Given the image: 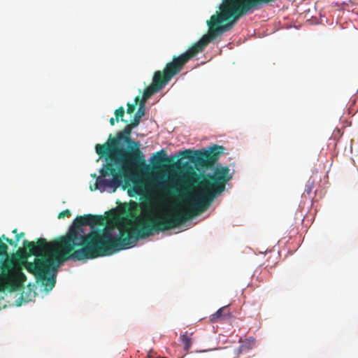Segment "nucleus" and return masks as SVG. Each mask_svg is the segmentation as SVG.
I'll use <instances>...</instances> for the list:
<instances>
[{
    "label": "nucleus",
    "mask_w": 358,
    "mask_h": 358,
    "mask_svg": "<svg viewBox=\"0 0 358 358\" xmlns=\"http://www.w3.org/2000/svg\"><path fill=\"white\" fill-rule=\"evenodd\" d=\"M192 212H182L175 216L162 219H151L135 228L129 222L119 226V235L113 237L111 229L92 230L85 234L83 226L103 225L101 215H85L78 216L68 233L50 242L52 255L59 264L69 259L87 260L113 255L120 250L134 247L141 238L152 236L155 231H164L178 227L191 217Z\"/></svg>",
    "instance_id": "obj_1"
},
{
    "label": "nucleus",
    "mask_w": 358,
    "mask_h": 358,
    "mask_svg": "<svg viewBox=\"0 0 358 358\" xmlns=\"http://www.w3.org/2000/svg\"><path fill=\"white\" fill-rule=\"evenodd\" d=\"M224 148L221 145H214L209 150L202 152L199 150L193 151L187 149L180 151L176 155L178 160L173 162L166 157V153L164 150L156 152L151 158L150 162L155 169H159L164 166H170L174 169L182 166L185 169H189L193 171L191 166L187 162L181 164L182 159H188L189 162L194 163L196 166L201 168H210L218 159L220 155L223 152ZM229 169L227 166H217L215 169L213 173L197 175L192 171L189 176L190 180L195 184L199 189L196 194L187 196L191 203L187 205L185 210L182 209L181 203L174 205L176 213L169 214L159 219L171 215L175 216L182 212H192V215L186 221L206 211L214 199L220 194L226 187V183L229 181L232 176L229 173Z\"/></svg>",
    "instance_id": "obj_2"
},
{
    "label": "nucleus",
    "mask_w": 358,
    "mask_h": 358,
    "mask_svg": "<svg viewBox=\"0 0 358 358\" xmlns=\"http://www.w3.org/2000/svg\"><path fill=\"white\" fill-rule=\"evenodd\" d=\"M145 115V104L141 102L134 120L115 138L110 134L104 144H96V152L100 158L106 157L107 163L101 169V176L96 178L92 191L104 192L107 188L115 192L121 185L123 176L130 178L134 173L147 167L145 155L141 150V143L131 138L132 129L136 127Z\"/></svg>",
    "instance_id": "obj_3"
},
{
    "label": "nucleus",
    "mask_w": 358,
    "mask_h": 358,
    "mask_svg": "<svg viewBox=\"0 0 358 358\" xmlns=\"http://www.w3.org/2000/svg\"><path fill=\"white\" fill-rule=\"evenodd\" d=\"M276 0H222L219 11L207 21L208 33L194 43L185 52L173 56V60L166 64L163 71H155L152 84L159 90L178 74L190 59L195 57L217 36L230 31L234 24L242 17L252 13L262 6Z\"/></svg>",
    "instance_id": "obj_4"
},
{
    "label": "nucleus",
    "mask_w": 358,
    "mask_h": 358,
    "mask_svg": "<svg viewBox=\"0 0 358 358\" xmlns=\"http://www.w3.org/2000/svg\"><path fill=\"white\" fill-rule=\"evenodd\" d=\"M23 245L29 250L28 252L20 248L13 254L17 264L34 275L38 282H41L46 290H51L56 283L54 273L62 264H59L52 255L50 242L40 238L36 242L25 240Z\"/></svg>",
    "instance_id": "obj_5"
},
{
    "label": "nucleus",
    "mask_w": 358,
    "mask_h": 358,
    "mask_svg": "<svg viewBox=\"0 0 358 358\" xmlns=\"http://www.w3.org/2000/svg\"><path fill=\"white\" fill-rule=\"evenodd\" d=\"M150 185L152 188L164 194H178L179 192V189L175 185L173 179L166 181L162 177H158L152 180Z\"/></svg>",
    "instance_id": "obj_6"
},
{
    "label": "nucleus",
    "mask_w": 358,
    "mask_h": 358,
    "mask_svg": "<svg viewBox=\"0 0 358 358\" xmlns=\"http://www.w3.org/2000/svg\"><path fill=\"white\" fill-rule=\"evenodd\" d=\"M239 343H241L239 348L234 349V358H238L243 352L252 349L255 344V339L252 337L245 340L241 338Z\"/></svg>",
    "instance_id": "obj_7"
},
{
    "label": "nucleus",
    "mask_w": 358,
    "mask_h": 358,
    "mask_svg": "<svg viewBox=\"0 0 358 358\" xmlns=\"http://www.w3.org/2000/svg\"><path fill=\"white\" fill-rule=\"evenodd\" d=\"M227 306H223L218 309L215 313L212 314L210 317L211 322H217L222 320L229 315V312L227 311Z\"/></svg>",
    "instance_id": "obj_8"
},
{
    "label": "nucleus",
    "mask_w": 358,
    "mask_h": 358,
    "mask_svg": "<svg viewBox=\"0 0 358 358\" xmlns=\"http://www.w3.org/2000/svg\"><path fill=\"white\" fill-rule=\"evenodd\" d=\"M159 91V90L154 86L152 84H151L149 87H146L144 90L143 96H142V101L141 102H145L150 98L155 93Z\"/></svg>",
    "instance_id": "obj_9"
},
{
    "label": "nucleus",
    "mask_w": 358,
    "mask_h": 358,
    "mask_svg": "<svg viewBox=\"0 0 358 358\" xmlns=\"http://www.w3.org/2000/svg\"><path fill=\"white\" fill-rule=\"evenodd\" d=\"M180 340L184 344V349L188 350L192 345L191 338L185 333L180 336Z\"/></svg>",
    "instance_id": "obj_10"
},
{
    "label": "nucleus",
    "mask_w": 358,
    "mask_h": 358,
    "mask_svg": "<svg viewBox=\"0 0 358 358\" xmlns=\"http://www.w3.org/2000/svg\"><path fill=\"white\" fill-rule=\"evenodd\" d=\"M124 108L122 106L119 107L117 110H115V120L116 122H119L120 120L122 122H126L123 117L124 115Z\"/></svg>",
    "instance_id": "obj_11"
},
{
    "label": "nucleus",
    "mask_w": 358,
    "mask_h": 358,
    "mask_svg": "<svg viewBox=\"0 0 358 358\" xmlns=\"http://www.w3.org/2000/svg\"><path fill=\"white\" fill-rule=\"evenodd\" d=\"M23 267L17 269L15 273H13V276L15 275L20 282L24 283L27 280V276L22 272Z\"/></svg>",
    "instance_id": "obj_12"
},
{
    "label": "nucleus",
    "mask_w": 358,
    "mask_h": 358,
    "mask_svg": "<svg viewBox=\"0 0 358 358\" xmlns=\"http://www.w3.org/2000/svg\"><path fill=\"white\" fill-rule=\"evenodd\" d=\"M313 186H314V182L308 181L307 185H306V189L304 190V193L307 194L308 195L310 194V193L312 192Z\"/></svg>",
    "instance_id": "obj_13"
},
{
    "label": "nucleus",
    "mask_w": 358,
    "mask_h": 358,
    "mask_svg": "<svg viewBox=\"0 0 358 358\" xmlns=\"http://www.w3.org/2000/svg\"><path fill=\"white\" fill-rule=\"evenodd\" d=\"M71 215V213L70 211V210L69 209H66L65 210H63L62 212H60L59 214H58V218L59 219H62V218H64V217H69Z\"/></svg>",
    "instance_id": "obj_14"
},
{
    "label": "nucleus",
    "mask_w": 358,
    "mask_h": 358,
    "mask_svg": "<svg viewBox=\"0 0 358 358\" xmlns=\"http://www.w3.org/2000/svg\"><path fill=\"white\" fill-rule=\"evenodd\" d=\"M129 217L131 218V219H133L135 220V222H138V223H142V221H143V218L142 217H141L140 215H137L134 213H130L129 215Z\"/></svg>",
    "instance_id": "obj_15"
},
{
    "label": "nucleus",
    "mask_w": 358,
    "mask_h": 358,
    "mask_svg": "<svg viewBox=\"0 0 358 358\" xmlns=\"http://www.w3.org/2000/svg\"><path fill=\"white\" fill-rule=\"evenodd\" d=\"M1 238V240H4L6 243H8L9 245H14V246H16L17 244L15 243V241H13V239L11 238H9L8 237H6L5 235H2Z\"/></svg>",
    "instance_id": "obj_16"
},
{
    "label": "nucleus",
    "mask_w": 358,
    "mask_h": 358,
    "mask_svg": "<svg viewBox=\"0 0 358 358\" xmlns=\"http://www.w3.org/2000/svg\"><path fill=\"white\" fill-rule=\"evenodd\" d=\"M135 109H136V104L129 103H127V113L128 114L133 113L134 112Z\"/></svg>",
    "instance_id": "obj_17"
},
{
    "label": "nucleus",
    "mask_w": 358,
    "mask_h": 358,
    "mask_svg": "<svg viewBox=\"0 0 358 358\" xmlns=\"http://www.w3.org/2000/svg\"><path fill=\"white\" fill-rule=\"evenodd\" d=\"M25 235V234L24 232H21L20 234H17L16 236H15V243L17 244V242L20 241V238H22V237H24Z\"/></svg>",
    "instance_id": "obj_18"
},
{
    "label": "nucleus",
    "mask_w": 358,
    "mask_h": 358,
    "mask_svg": "<svg viewBox=\"0 0 358 358\" xmlns=\"http://www.w3.org/2000/svg\"><path fill=\"white\" fill-rule=\"evenodd\" d=\"M115 119L113 118V117H111L109 120V122L111 126H114L115 125Z\"/></svg>",
    "instance_id": "obj_19"
},
{
    "label": "nucleus",
    "mask_w": 358,
    "mask_h": 358,
    "mask_svg": "<svg viewBox=\"0 0 358 358\" xmlns=\"http://www.w3.org/2000/svg\"><path fill=\"white\" fill-rule=\"evenodd\" d=\"M140 100V97L138 96L135 98V104H137Z\"/></svg>",
    "instance_id": "obj_20"
},
{
    "label": "nucleus",
    "mask_w": 358,
    "mask_h": 358,
    "mask_svg": "<svg viewBox=\"0 0 358 358\" xmlns=\"http://www.w3.org/2000/svg\"><path fill=\"white\" fill-rule=\"evenodd\" d=\"M12 232H13V234H17V229H13V230L12 231Z\"/></svg>",
    "instance_id": "obj_21"
},
{
    "label": "nucleus",
    "mask_w": 358,
    "mask_h": 358,
    "mask_svg": "<svg viewBox=\"0 0 358 358\" xmlns=\"http://www.w3.org/2000/svg\"><path fill=\"white\" fill-rule=\"evenodd\" d=\"M4 290H0V292H3Z\"/></svg>",
    "instance_id": "obj_22"
}]
</instances>
